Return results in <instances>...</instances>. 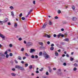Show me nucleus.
<instances>
[{
    "mask_svg": "<svg viewBox=\"0 0 78 78\" xmlns=\"http://www.w3.org/2000/svg\"><path fill=\"white\" fill-rule=\"evenodd\" d=\"M15 68L16 69H20V70H24V68L18 65H16L15 66Z\"/></svg>",
    "mask_w": 78,
    "mask_h": 78,
    "instance_id": "nucleus-1",
    "label": "nucleus"
},
{
    "mask_svg": "<svg viewBox=\"0 0 78 78\" xmlns=\"http://www.w3.org/2000/svg\"><path fill=\"white\" fill-rule=\"evenodd\" d=\"M43 56H44L45 59H47V58H50L49 55L45 52H43Z\"/></svg>",
    "mask_w": 78,
    "mask_h": 78,
    "instance_id": "nucleus-2",
    "label": "nucleus"
},
{
    "mask_svg": "<svg viewBox=\"0 0 78 78\" xmlns=\"http://www.w3.org/2000/svg\"><path fill=\"white\" fill-rule=\"evenodd\" d=\"M47 25V23H45L43 26L42 28H45Z\"/></svg>",
    "mask_w": 78,
    "mask_h": 78,
    "instance_id": "nucleus-3",
    "label": "nucleus"
},
{
    "mask_svg": "<svg viewBox=\"0 0 78 78\" xmlns=\"http://www.w3.org/2000/svg\"><path fill=\"white\" fill-rule=\"evenodd\" d=\"M0 37H2V39H5V36L3 35L0 33Z\"/></svg>",
    "mask_w": 78,
    "mask_h": 78,
    "instance_id": "nucleus-4",
    "label": "nucleus"
},
{
    "mask_svg": "<svg viewBox=\"0 0 78 78\" xmlns=\"http://www.w3.org/2000/svg\"><path fill=\"white\" fill-rule=\"evenodd\" d=\"M36 50L34 49H31L30 51V53H33L34 51H35Z\"/></svg>",
    "mask_w": 78,
    "mask_h": 78,
    "instance_id": "nucleus-5",
    "label": "nucleus"
},
{
    "mask_svg": "<svg viewBox=\"0 0 78 78\" xmlns=\"http://www.w3.org/2000/svg\"><path fill=\"white\" fill-rule=\"evenodd\" d=\"M69 40L68 38H66L63 40L64 41H66V42H69Z\"/></svg>",
    "mask_w": 78,
    "mask_h": 78,
    "instance_id": "nucleus-6",
    "label": "nucleus"
},
{
    "mask_svg": "<svg viewBox=\"0 0 78 78\" xmlns=\"http://www.w3.org/2000/svg\"><path fill=\"white\" fill-rule=\"evenodd\" d=\"M11 75H12V76H15L16 75V74L14 73H11Z\"/></svg>",
    "mask_w": 78,
    "mask_h": 78,
    "instance_id": "nucleus-7",
    "label": "nucleus"
},
{
    "mask_svg": "<svg viewBox=\"0 0 78 78\" xmlns=\"http://www.w3.org/2000/svg\"><path fill=\"white\" fill-rule=\"evenodd\" d=\"M28 45L29 46L30 45H33V43L32 42H28Z\"/></svg>",
    "mask_w": 78,
    "mask_h": 78,
    "instance_id": "nucleus-8",
    "label": "nucleus"
},
{
    "mask_svg": "<svg viewBox=\"0 0 78 78\" xmlns=\"http://www.w3.org/2000/svg\"><path fill=\"white\" fill-rule=\"evenodd\" d=\"M55 56H58V53L57 51H55Z\"/></svg>",
    "mask_w": 78,
    "mask_h": 78,
    "instance_id": "nucleus-9",
    "label": "nucleus"
},
{
    "mask_svg": "<svg viewBox=\"0 0 78 78\" xmlns=\"http://www.w3.org/2000/svg\"><path fill=\"white\" fill-rule=\"evenodd\" d=\"M60 36H61V33L57 35L58 38H59V37H60Z\"/></svg>",
    "mask_w": 78,
    "mask_h": 78,
    "instance_id": "nucleus-10",
    "label": "nucleus"
},
{
    "mask_svg": "<svg viewBox=\"0 0 78 78\" xmlns=\"http://www.w3.org/2000/svg\"><path fill=\"white\" fill-rule=\"evenodd\" d=\"M72 20H76V17H73L72 19Z\"/></svg>",
    "mask_w": 78,
    "mask_h": 78,
    "instance_id": "nucleus-11",
    "label": "nucleus"
},
{
    "mask_svg": "<svg viewBox=\"0 0 78 78\" xmlns=\"http://www.w3.org/2000/svg\"><path fill=\"white\" fill-rule=\"evenodd\" d=\"M18 59L19 60H21V59H22V57L20 56H19Z\"/></svg>",
    "mask_w": 78,
    "mask_h": 78,
    "instance_id": "nucleus-12",
    "label": "nucleus"
},
{
    "mask_svg": "<svg viewBox=\"0 0 78 78\" xmlns=\"http://www.w3.org/2000/svg\"><path fill=\"white\" fill-rule=\"evenodd\" d=\"M8 18H6V19L4 20V23H5V22H6L8 21Z\"/></svg>",
    "mask_w": 78,
    "mask_h": 78,
    "instance_id": "nucleus-13",
    "label": "nucleus"
},
{
    "mask_svg": "<svg viewBox=\"0 0 78 78\" xmlns=\"http://www.w3.org/2000/svg\"><path fill=\"white\" fill-rule=\"evenodd\" d=\"M38 44H39L40 45H41L42 46H43V44L42 42H39Z\"/></svg>",
    "mask_w": 78,
    "mask_h": 78,
    "instance_id": "nucleus-14",
    "label": "nucleus"
},
{
    "mask_svg": "<svg viewBox=\"0 0 78 78\" xmlns=\"http://www.w3.org/2000/svg\"><path fill=\"white\" fill-rule=\"evenodd\" d=\"M74 66H75V67H78V65H77L76 63H74Z\"/></svg>",
    "mask_w": 78,
    "mask_h": 78,
    "instance_id": "nucleus-15",
    "label": "nucleus"
},
{
    "mask_svg": "<svg viewBox=\"0 0 78 78\" xmlns=\"http://www.w3.org/2000/svg\"><path fill=\"white\" fill-rule=\"evenodd\" d=\"M70 60L71 61H73V58H72V57H71L70 58Z\"/></svg>",
    "mask_w": 78,
    "mask_h": 78,
    "instance_id": "nucleus-16",
    "label": "nucleus"
},
{
    "mask_svg": "<svg viewBox=\"0 0 78 78\" xmlns=\"http://www.w3.org/2000/svg\"><path fill=\"white\" fill-rule=\"evenodd\" d=\"M9 8L11 9L12 10L14 9V8L12 6H10Z\"/></svg>",
    "mask_w": 78,
    "mask_h": 78,
    "instance_id": "nucleus-17",
    "label": "nucleus"
},
{
    "mask_svg": "<svg viewBox=\"0 0 78 78\" xmlns=\"http://www.w3.org/2000/svg\"><path fill=\"white\" fill-rule=\"evenodd\" d=\"M3 23H4V22L2 21H0V25H2Z\"/></svg>",
    "mask_w": 78,
    "mask_h": 78,
    "instance_id": "nucleus-18",
    "label": "nucleus"
},
{
    "mask_svg": "<svg viewBox=\"0 0 78 78\" xmlns=\"http://www.w3.org/2000/svg\"><path fill=\"white\" fill-rule=\"evenodd\" d=\"M50 50H54V47H51V48H50Z\"/></svg>",
    "mask_w": 78,
    "mask_h": 78,
    "instance_id": "nucleus-19",
    "label": "nucleus"
},
{
    "mask_svg": "<svg viewBox=\"0 0 78 78\" xmlns=\"http://www.w3.org/2000/svg\"><path fill=\"white\" fill-rule=\"evenodd\" d=\"M32 68H33V66H32V65H30L29 66V69H32Z\"/></svg>",
    "mask_w": 78,
    "mask_h": 78,
    "instance_id": "nucleus-20",
    "label": "nucleus"
},
{
    "mask_svg": "<svg viewBox=\"0 0 78 78\" xmlns=\"http://www.w3.org/2000/svg\"><path fill=\"white\" fill-rule=\"evenodd\" d=\"M39 55H40V56H41L42 55V52H40V53H39Z\"/></svg>",
    "mask_w": 78,
    "mask_h": 78,
    "instance_id": "nucleus-21",
    "label": "nucleus"
},
{
    "mask_svg": "<svg viewBox=\"0 0 78 78\" xmlns=\"http://www.w3.org/2000/svg\"><path fill=\"white\" fill-rule=\"evenodd\" d=\"M28 66V64L26 63V64H25V67H27Z\"/></svg>",
    "mask_w": 78,
    "mask_h": 78,
    "instance_id": "nucleus-22",
    "label": "nucleus"
},
{
    "mask_svg": "<svg viewBox=\"0 0 78 78\" xmlns=\"http://www.w3.org/2000/svg\"><path fill=\"white\" fill-rule=\"evenodd\" d=\"M58 14H60V13H61V10H58Z\"/></svg>",
    "mask_w": 78,
    "mask_h": 78,
    "instance_id": "nucleus-23",
    "label": "nucleus"
},
{
    "mask_svg": "<svg viewBox=\"0 0 78 78\" xmlns=\"http://www.w3.org/2000/svg\"><path fill=\"white\" fill-rule=\"evenodd\" d=\"M17 26V23H15L14 24L15 27H16Z\"/></svg>",
    "mask_w": 78,
    "mask_h": 78,
    "instance_id": "nucleus-24",
    "label": "nucleus"
},
{
    "mask_svg": "<svg viewBox=\"0 0 78 78\" xmlns=\"http://www.w3.org/2000/svg\"><path fill=\"white\" fill-rule=\"evenodd\" d=\"M72 9H73V10H74V9H75V6H74L73 5L72 6Z\"/></svg>",
    "mask_w": 78,
    "mask_h": 78,
    "instance_id": "nucleus-25",
    "label": "nucleus"
},
{
    "mask_svg": "<svg viewBox=\"0 0 78 78\" xmlns=\"http://www.w3.org/2000/svg\"><path fill=\"white\" fill-rule=\"evenodd\" d=\"M47 37H48V38H50L51 37V36H50V35L48 34Z\"/></svg>",
    "mask_w": 78,
    "mask_h": 78,
    "instance_id": "nucleus-26",
    "label": "nucleus"
},
{
    "mask_svg": "<svg viewBox=\"0 0 78 78\" xmlns=\"http://www.w3.org/2000/svg\"><path fill=\"white\" fill-rule=\"evenodd\" d=\"M76 70H77V69L75 67L74 68V69H73L74 71H76Z\"/></svg>",
    "mask_w": 78,
    "mask_h": 78,
    "instance_id": "nucleus-27",
    "label": "nucleus"
},
{
    "mask_svg": "<svg viewBox=\"0 0 78 78\" xmlns=\"http://www.w3.org/2000/svg\"><path fill=\"white\" fill-rule=\"evenodd\" d=\"M9 47H12V44H9Z\"/></svg>",
    "mask_w": 78,
    "mask_h": 78,
    "instance_id": "nucleus-28",
    "label": "nucleus"
},
{
    "mask_svg": "<svg viewBox=\"0 0 78 78\" xmlns=\"http://www.w3.org/2000/svg\"><path fill=\"white\" fill-rule=\"evenodd\" d=\"M11 15H12V16H14V12H11Z\"/></svg>",
    "mask_w": 78,
    "mask_h": 78,
    "instance_id": "nucleus-29",
    "label": "nucleus"
},
{
    "mask_svg": "<svg viewBox=\"0 0 78 78\" xmlns=\"http://www.w3.org/2000/svg\"><path fill=\"white\" fill-rule=\"evenodd\" d=\"M31 58H34V55H32L31 56Z\"/></svg>",
    "mask_w": 78,
    "mask_h": 78,
    "instance_id": "nucleus-30",
    "label": "nucleus"
},
{
    "mask_svg": "<svg viewBox=\"0 0 78 78\" xmlns=\"http://www.w3.org/2000/svg\"><path fill=\"white\" fill-rule=\"evenodd\" d=\"M9 56V55L6 54V58H8Z\"/></svg>",
    "mask_w": 78,
    "mask_h": 78,
    "instance_id": "nucleus-31",
    "label": "nucleus"
},
{
    "mask_svg": "<svg viewBox=\"0 0 78 78\" xmlns=\"http://www.w3.org/2000/svg\"><path fill=\"white\" fill-rule=\"evenodd\" d=\"M48 35V34H46L45 35H44V37H47Z\"/></svg>",
    "mask_w": 78,
    "mask_h": 78,
    "instance_id": "nucleus-32",
    "label": "nucleus"
},
{
    "mask_svg": "<svg viewBox=\"0 0 78 78\" xmlns=\"http://www.w3.org/2000/svg\"><path fill=\"white\" fill-rule=\"evenodd\" d=\"M18 40L19 41H22V39L21 37H20L19 38Z\"/></svg>",
    "mask_w": 78,
    "mask_h": 78,
    "instance_id": "nucleus-33",
    "label": "nucleus"
},
{
    "mask_svg": "<svg viewBox=\"0 0 78 78\" xmlns=\"http://www.w3.org/2000/svg\"><path fill=\"white\" fill-rule=\"evenodd\" d=\"M22 20H25V17H22L21 18Z\"/></svg>",
    "mask_w": 78,
    "mask_h": 78,
    "instance_id": "nucleus-34",
    "label": "nucleus"
},
{
    "mask_svg": "<svg viewBox=\"0 0 78 78\" xmlns=\"http://www.w3.org/2000/svg\"><path fill=\"white\" fill-rule=\"evenodd\" d=\"M9 55L10 56H12V53H10Z\"/></svg>",
    "mask_w": 78,
    "mask_h": 78,
    "instance_id": "nucleus-35",
    "label": "nucleus"
},
{
    "mask_svg": "<svg viewBox=\"0 0 78 78\" xmlns=\"http://www.w3.org/2000/svg\"><path fill=\"white\" fill-rule=\"evenodd\" d=\"M15 62L16 64H17L18 63V62H17V61L16 60H15Z\"/></svg>",
    "mask_w": 78,
    "mask_h": 78,
    "instance_id": "nucleus-36",
    "label": "nucleus"
},
{
    "mask_svg": "<svg viewBox=\"0 0 78 78\" xmlns=\"http://www.w3.org/2000/svg\"><path fill=\"white\" fill-rule=\"evenodd\" d=\"M25 55H26V56H29L28 55V53H25Z\"/></svg>",
    "mask_w": 78,
    "mask_h": 78,
    "instance_id": "nucleus-37",
    "label": "nucleus"
},
{
    "mask_svg": "<svg viewBox=\"0 0 78 78\" xmlns=\"http://www.w3.org/2000/svg\"><path fill=\"white\" fill-rule=\"evenodd\" d=\"M7 53H8V52L7 51H6L5 52L4 54H5V55H7Z\"/></svg>",
    "mask_w": 78,
    "mask_h": 78,
    "instance_id": "nucleus-38",
    "label": "nucleus"
},
{
    "mask_svg": "<svg viewBox=\"0 0 78 78\" xmlns=\"http://www.w3.org/2000/svg\"><path fill=\"white\" fill-rule=\"evenodd\" d=\"M55 19H58V17L57 16H56L55 17Z\"/></svg>",
    "mask_w": 78,
    "mask_h": 78,
    "instance_id": "nucleus-39",
    "label": "nucleus"
},
{
    "mask_svg": "<svg viewBox=\"0 0 78 78\" xmlns=\"http://www.w3.org/2000/svg\"><path fill=\"white\" fill-rule=\"evenodd\" d=\"M35 2H36V1H33V4H34V5H35V4H36Z\"/></svg>",
    "mask_w": 78,
    "mask_h": 78,
    "instance_id": "nucleus-40",
    "label": "nucleus"
},
{
    "mask_svg": "<svg viewBox=\"0 0 78 78\" xmlns=\"http://www.w3.org/2000/svg\"><path fill=\"white\" fill-rule=\"evenodd\" d=\"M23 50H24V48H22L21 49V51H23Z\"/></svg>",
    "mask_w": 78,
    "mask_h": 78,
    "instance_id": "nucleus-41",
    "label": "nucleus"
},
{
    "mask_svg": "<svg viewBox=\"0 0 78 78\" xmlns=\"http://www.w3.org/2000/svg\"><path fill=\"white\" fill-rule=\"evenodd\" d=\"M22 13H21L19 15L20 17H22Z\"/></svg>",
    "mask_w": 78,
    "mask_h": 78,
    "instance_id": "nucleus-42",
    "label": "nucleus"
},
{
    "mask_svg": "<svg viewBox=\"0 0 78 78\" xmlns=\"http://www.w3.org/2000/svg\"><path fill=\"white\" fill-rule=\"evenodd\" d=\"M36 73H39V71L37 70L36 71Z\"/></svg>",
    "mask_w": 78,
    "mask_h": 78,
    "instance_id": "nucleus-43",
    "label": "nucleus"
},
{
    "mask_svg": "<svg viewBox=\"0 0 78 78\" xmlns=\"http://www.w3.org/2000/svg\"><path fill=\"white\" fill-rule=\"evenodd\" d=\"M53 36L54 37H56L57 36H56V34H54L53 35Z\"/></svg>",
    "mask_w": 78,
    "mask_h": 78,
    "instance_id": "nucleus-44",
    "label": "nucleus"
},
{
    "mask_svg": "<svg viewBox=\"0 0 78 78\" xmlns=\"http://www.w3.org/2000/svg\"><path fill=\"white\" fill-rule=\"evenodd\" d=\"M7 51H8L10 52L11 51V49L9 48L8 49Z\"/></svg>",
    "mask_w": 78,
    "mask_h": 78,
    "instance_id": "nucleus-45",
    "label": "nucleus"
},
{
    "mask_svg": "<svg viewBox=\"0 0 78 78\" xmlns=\"http://www.w3.org/2000/svg\"><path fill=\"white\" fill-rule=\"evenodd\" d=\"M49 72H51V70H51V69H49Z\"/></svg>",
    "mask_w": 78,
    "mask_h": 78,
    "instance_id": "nucleus-46",
    "label": "nucleus"
},
{
    "mask_svg": "<svg viewBox=\"0 0 78 78\" xmlns=\"http://www.w3.org/2000/svg\"><path fill=\"white\" fill-rule=\"evenodd\" d=\"M8 25H11V23L10 22L8 23Z\"/></svg>",
    "mask_w": 78,
    "mask_h": 78,
    "instance_id": "nucleus-47",
    "label": "nucleus"
},
{
    "mask_svg": "<svg viewBox=\"0 0 78 78\" xmlns=\"http://www.w3.org/2000/svg\"><path fill=\"white\" fill-rule=\"evenodd\" d=\"M49 25H51L52 24L51 22V21H49Z\"/></svg>",
    "mask_w": 78,
    "mask_h": 78,
    "instance_id": "nucleus-48",
    "label": "nucleus"
},
{
    "mask_svg": "<svg viewBox=\"0 0 78 78\" xmlns=\"http://www.w3.org/2000/svg\"><path fill=\"white\" fill-rule=\"evenodd\" d=\"M46 75H48L49 74H48V72H46Z\"/></svg>",
    "mask_w": 78,
    "mask_h": 78,
    "instance_id": "nucleus-49",
    "label": "nucleus"
},
{
    "mask_svg": "<svg viewBox=\"0 0 78 78\" xmlns=\"http://www.w3.org/2000/svg\"><path fill=\"white\" fill-rule=\"evenodd\" d=\"M35 58H38V56H37V55H36L35 56Z\"/></svg>",
    "mask_w": 78,
    "mask_h": 78,
    "instance_id": "nucleus-50",
    "label": "nucleus"
},
{
    "mask_svg": "<svg viewBox=\"0 0 78 78\" xmlns=\"http://www.w3.org/2000/svg\"><path fill=\"white\" fill-rule=\"evenodd\" d=\"M53 70H56V68H53Z\"/></svg>",
    "mask_w": 78,
    "mask_h": 78,
    "instance_id": "nucleus-51",
    "label": "nucleus"
},
{
    "mask_svg": "<svg viewBox=\"0 0 78 78\" xmlns=\"http://www.w3.org/2000/svg\"><path fill=\"white\" fill-rule=\"evenodd\" d=\"M54 46V44H51V47H53Z\"/></svg>",
    "mask_w": 78,
    "mask_h": 78,
    "instance_id": "nucleus-52",
    "label": "nucleus"
},
{
    "mask_svg": "<svg viewBox=\"0 0 78 78\" xmlns=\"http://www.w3.org/2000/svg\"><path fill=\"white\" fill-rule=\"evenodd\" d=\"M43 70V68H42L41 69H40V71H42Z\"/></svg>",
    "mask_w": 78,
    "mask_h": 78,
    "instance_id": "nucleus-53",
    "label": "nucleus"
},
{
    "mask_svg": "<svg viewBox=\"0 0 78 78\" xmlns=\"http://www.w3.org/2000/svg\"><path fill=\"white\" fill-rule=\"evenodd\" d=\"M24 44H27V42H26V41H24Z\"/></svg>",
    "mask_w": 78,
    "mask_h": 78,
    "instance_id": "nucleus-54",
    "label": "nucleus"
},
{
    "mask_svg": "<svg viewBox=\"0 0 78 78\" xmlns=\"http://www.w3.org/2000/svg\"><path fill=\"white\" fill-rule=\"evenodd\" d=\"M61 31H64V29L63 28H62L61 29Z\"/></svg>",
    "mask_w": 78,
    "mask_h": 78,
    "instance_id": "nucleus-55",
    "label": "nucleus"
},
{
    "mask_svg": "<svg viewBox=\"0 0 78 78\" xmlns=\"http://www.w3.org/2000/svg\"><path fill=\"white\" fill-rule=\"evenodd\" d=\"M58 52H61V50L60 49H59L58 50Z\"/></svg>",
    "mask_w": 78,
    "mask_h": 78,
    "instance_id": "nucleus-56",
    "label": "nucleus"
},
{
    "mask_svg": "<svg viewBox=\"0 0 78 78\" xmlns=\"http://www.w3.org/2000/svg\"><path fill=\"white\" fill-rule=\"evenodd\" d=\"M26 58V57H23V59H25Z\"/></svg>",
    "mask_w": 78,
    "mask_h": 78,
    "instance_id": "nucleus-57",
    "label": "nucleus"
},
{
    "mask_svg": "<svg viewBox=\"0 0 78 78\" xmlns=\"http://www.w3.org/2000/svg\"><path fill=\"white\" fill-rule=\"evenodd\" d=\"M61 36L62 37H64V35L62 34H61Z\"/></svg>",
    "mask_w": 78,
    "mask_h": 78,
    "instance_id": "nucleus-58",
    "label": "nucleus"
},
{
    "mask_svg": "<svg viewBox=\"0 0 78 78\" xmlns=\"http://www.w3.org/2000/svg\"><path fill=\"white\" fill-rule=\"evenodd\" d=\"M21 63H22V64H23V63H24V61H22L21 62Z\"/></svg>",
    "mask_w": 78,
    "mask_h": 78,
    "instance_id": "nucleus-59",
    "label": "nucleus"
},
{
    "mask_svg": "<svg viewBox=\"0 0 78 78\" xmlns=\"http://www.w3.org/2000/svg\"><path fill=\"white\" fill-rule=\"evenodd\" d=\"M63 65H64V66H66V63H63Z\"/></svg>",
    "mask_w": 78,
    "mask_h": 78,
    "instance_id": "nucleus-60",
    "label": "nucleus"
},
{
    "mask_svg": "<svg viewBox=\"0 0 78 78\" xmlns=\"http://www.w3.org/2000/svg\"><path fill=\"white\" fill-rule=\"evenodd\" d=\"M30 13H31V12H28V15H29L30 14Z\"/></svg>",
    "mask_w": 78,
    "mask_h": 78,
    "instance_id": "nucleus-61",
    "label": "nucleus"
},
{
    "mask_svg": "<svg viewBox=\"0 0 78 78\" xmlns=\"http://www.w3.org/2000/svg\"><path fill=\"white\" fill-rule=\"evenodd\" d=\"M50 42H49V41H48L47 42L48 44H50Z\"/></svg>",
    "mask_w": 78,
    "mask_h": 78,
    "instance_id": "nucleus-62",
    "label": "nucleus"
},
{
    "mask_svg": "<svg viewBox=\"0 0 78 78\" xmlns=\"http://www.w3.org/2000/svg\"><path fill=\"white\" fill-rule=\"evenodd\" d=\"M66 56L67 57H69V55L68 54H66Z\"/></svg>",
    "mask_w": 78,
    "mask_h": 78,
    "instance_id": "nucleus-63",
    "label": "nucleus"
},
{
    "mask_svg": "<svg viewBox=\"0 0 78 78\" xmlns=\"http://www.w3.org/2000/svg\"><path fill=\"white\" fill-rule=\"evenodd\" d=\"M12 70H13V71H15V69H12Z\"/></svg>",
    "mask_w": 78,
    "mask_h": 78,
    "instance_id": "nucleus-64",
    "label": "nucleus"
}]
</instances>
